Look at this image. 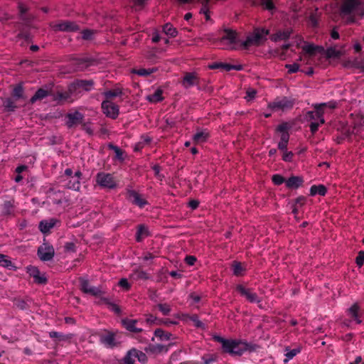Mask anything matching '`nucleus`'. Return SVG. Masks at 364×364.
I'll return each instance as SVG.
<instances>
[{
    "label": "nucleus",
    "mask_w": 364,
    "mask_h": 364,
    "mask_svg": "<svg viewBox=\"0 0 364 364\" xmlns=\"http://www.w3.org/2000/svg\"><path fill=\"white\" fill-rule=\"evenodd\" d=\"M3 107L8 112H14L17 108L15 101L11 97L6 98L3 101Z\"/></svg>",
    "instance_id": "obj_31"
},
{
    "label": "nucleus",
    "mask_w": 364,
    "mask_h": 364,
    "mask_svg": "<svg viewBox=\"0 0 364 364\" xmlns=\"http://www.w3.org/2000/svg\"><path fill=\"white\" fill-rule=\"evenodd\" d=\"M326 104H319L315 106L316 112L314 111H309L307 112V116L310 118V119H318L319 124H324L325 120L323 116V107H326Z\"/></svg>",
    "instance_id": "obj_18"
},
{
    "label": "nucleus",
    "mask_w": 364,
    "mask_h": 364,
    "mask_svg": "<svg viewBox=\"0 0 364 364\" xmlns=\"http://www.w3.org/2000/svg\"><path fill=\"white\" fill-rule=\"evenodd\" d=\"M100 299L108 306L109 309L111 311H114L115 314H119L121 313V309L119 306L116 304L111 302L108 298L101 297Z\"/></svg>",
    "instance_id": "obj_39"
},
{
    "label": "nucleus",
    "mask_w": 364,
    "mask_h": 364,
    "mask_svg": "<svg viewBox=\"0 0 364 364\" xmlns=\"http://www.w3.org/2000/svg\"><path fill=\"white\" fill-rule=\"evenodd\" d=\"M48 95H50V92L48 90L43 88H39L30 99V102L31 104H34L36 102L42 100Z\"/></svg>",
    "instance_id": "obj_25"
},
{
    "label": "nucleus",
    "mask_w": 364,
    "mask_h": 364,
    "mask_svg": "<svg viewBox=\"0 0 364 364\" xmlns=\"http://www.w3.org/2000/svg\"><path fill=\"white\" fill-rule=\"evenodd\" d=\"M208 67L210 69H212V70L222 68L227 71L230 70V64H229V63H213L209 65Z\"/></svg>",
    "instance_id": "obj_46"
},
{
    "label": "nucleus",
    "mask_w": 364,
    "mask_h": 364,
    "mask_svg": "<svg viewBox=\"0 0 364 364\" xmlns=\"http://www.w3.org/2000/svg\"><path fill=\"white\" fill-rule=\"evenodd\" d=\"M237 291L242 296H245L247 301L251 303H259L260 301L258 296L250 289H247L242 285H237L236 287Z\"/></svg>",
    "instance_id": "obj_15"
},
{
    "label": "nucleus",
    "mask_w": 364,
    "mask_h": 364,
    "mask_svg": "<svg viewBox=\"0 0 364 364\" xmlns=\"http://www.w3.org/2000/svg\"><path fill=\"white\" fill-rule=\"evenodd\" d=\"M202 359L203 360V364H212L215 361V358L213 355H208V357L204 355Z\"/></svg>",
    "instance_id": "obj_64"
},
{
    "label": "nucleus",
    "mask_w": 364,
    "mask_h": 364,
    "mask_svg": "<svg viewBox=\"0 0 364 364\" xmlns=\"http://www.w3.org/2000/svg\"><path fill=\"white\" fill-rule=\"evenodd\" d=\"M37 254L41 260L50 261L54 257L55 250L53 247L48 242H43V245L38 247Z\"/></svg>",
    "instance_id": "obj_11"
},
{
    "label": "nucleus",
    "mask_w": 364,
    "mask_h": 364,
    "mask_svg": "<svg viewBox=\"0 0 364 364\" xmlns=\"http://www.w3.org/2000/svg\"><path fill=\"white\" fill-rule=\"evenodd\" d=\"M291 127V124L288 122H282L277 126L275 131L280 134V140L278 143L277 147L280 151L281 155L287 149L288 142L290 137L289 130Z\"/></svg>",
    "instance_id": "obj_3"
},
{
    "label": "nucleus",
    "mask_w": 364,
    "mask_h": 364,
    "mask_svg": "<svg viewBox=\"0 0 364 364\" xmlns=\"http://www.w3.org/2000/svg\"><path fill=\"white\" fill-rule=\"evenodd\" d=\"M360 307L357 303H355L348 309V314L350 315L352 318L354 319L357 323H362V320L360 319Z\"/></svg>",
    "instance_id": "obj_26"
},
{
    "label": "nucleus",
    "mask_w": 364,
    "mask_h": 364,
    "mask_svg": "<svg viewBox=\"0 0 364 364\" xmlns=\"http://www.w3.org/2000/svg\"><path fill=\"white\" fill-rule=\"evenodd\" d=\"M285 350L287 351V353L285 354L287 358L284 359V362H287V361L290 360V359H292L294 358V356L299 354V353H300V351H301V348H293L292 350H289V348L287 347L285 348Z\"/></svg>",
    "instance_id": "obj_45"
},
{
    "label": "nucleus",
    "mask_w": 364,
    "mask_h": 364,
    "mask_svg": "<svg viewBox=\"0 0 364 364\" xmlns=\"http://www.w3.org/2000/svg\"><path fill=\"white\" fill-rule=\"evenodd\" d=\"M29 274L33 279L36 278L39 274L40 272L37 267H28Z\"/></svg>",
    "instance_id": "obj_62"
},
{
    "label": "nucleus",
    "mask_w": 364,
    "mask_h": 364,
    "mask_svg": "<svg viewBox=\"0 0 364 364\" xmlns=\"http://www.w3.org/2000/svg\"><path fill=\"white\" fill-rule=\"evenodd\" d=\"M256 95H257L256 90L254 88L250 87L246 91V95H245V98L247 101H250V100H252L253 99H255Z\"/></svg>",
    "instance_id": "obj_53"
},
{
    "label": "nucleus",
    "mask_w": 364,
    "mask_h": 364,
    "mask_svg": "<svg viewBox=\"0 0 364 364\" xmlns=\"http://www.w3.org/2000/svg\"><path fill=\"white\" fill-rule=\"evenodd\" d=\"M181 83L185 89H188L194 85H198L200 77L195 72H187L185 73Z\"/></svg>",
    "instance_id": "obj_12"
},
{
    "label": "nucleus",
    "mask_w": 364,
    "mask_h": 364,
    "mask_svg": "<svg viewBox=\"0 0 364 364\" xmlns=\"http://www.w3.org/2000/svg\"><path fill=\"white\" fill-rule=\"evenodd\" d=\"M213 338L215 341L222 344L223 352L233 356H240L246 351H255L257 348L255 344L241 340L225 339L220 336H215Z\"/></svg>",
    "instance_id": "obj_1"
},
{
    "label": "nucleus",
    "mask_w": 364,
    "mask_h": 364,
    "mask_svg": "<svg viewBox=\"0 0 364 364\" xmlns=\"http://www.w3.org/2000/svg\"><path fill=\"white\" fill-rule=\"evenodd\" d=\"M236 33L232 31H227L225 35L221 38L220 43H225V42L232 44L235 42Z\"/></svg>",
    "instance_id": "obj_38"
},
{
    "label": "nucleus",
    "mask_w": 364,
    "mask_h": 364,
    "mask_svg": "<svg viewBox=\"0 0 364 364\" xmlns=\"http://www.w3.org/2000/svg\"><path fill=\"white\" fill-rule=\"evenodd\" d=\"M136 349L129 350L123 358L124 364H134L136 358Z\"/></svg>",
    "instance_id": "obj_36"
},
{
    "label": "nucleus",
    "mask_w": 364,
    "mask_h": 364,
    "mask_svg": "<svg viewBox=\"0 0 364 364\" xmlns=\"http://www.w3.org/2000/svg\"><path fill=\"white\" fill-rule=\"evenodd\" d=\"M178 3L185 4L191 2L193 0H177ZM201 4L200 14H204L207 21L210 19L209 3L210 0H197Z\"/></svg>",
    "instance_id": "obj_19"
},
{
    "label": "nucleus",
    "mask_w": 364,
    "mask_h": 364,
    "mask_svg": "<svg viewBox=\"0 0 364 364\" xmlns=\"http://www.w3.org/2000/svg\"><path fill=\"white\" fill-rule=\"evenodd\" d=\"M154 336L159 338L161 341H168L172 337V334L171 333L166 332L161 328L155 330Z\"/></svg>",
    "instance_id": "obj_40"
},
{
    "label": "nucleus",
    "mask_w": 364,
    "mask_h": 364,
    "mask_svg": "<svg viewBox=\"0 0 364 364\" xmlns=\"http://www.w3.org/2000/svg\"><path fill=\"white\" fill-rule=\"evenodd\" d=\"M68 120L66 125L68 128L73 127L77 123L81 122L83 119V114L78 111L73 113H68L66 116Z\"/></svg>",
    "instance_id": "obj_20"
},
{
    "label": "nucleus",
    "mask_w": 364,
    "mask_h": 364,
    "mask_svg": "<svg viewBox=\"0 0 364 364\" xmlns=\"http://www.w3.org/2000/svg\"><path fill=\"white\" fill-rule=\"evenodd\" d=\"M284 183L289 189H298V188L303 186L304 180L301 176H292L286 179L285 177L281 176V174H274L275 186H280V184Z\"/></svg>",
    "instance_id": "obj_4"
},
{
    "label": "nucleus",
    "mask_w": 364,
    "mask_h": 364,
    "mask_svg": "<svg viewBox=\"0 0 364 364\" xmlns=\"http://www.w3.org/2000/svg\"><path fill=\"white\" fill-rule=\"evenodd\" d=\"M159 322V320L157 318L151 314H149L147 316V318H146V323L152 325L154 323H157Z\"/></svg>",
    "instance_id": "obj_63"
},
{
    "label": "nucleus",
    "mask_w": 364,
    "mask_h": 364,
    "mask_svg": "<svg viewBox=\"0 0 364 364\" xmlns=\"http://www.w3.org/2000/svg\"><path fill=\"white\" fill-rule=\"evenodd\" d=\"M352 65L357 69H360L361 72L364 73V65H363V63L361 60H358V58H355L353 60Z\"/></svg>",
    "instance_id": "obj_60"
},
{
    "label": "nucleus",
    "mask_w": 364,
    "mask_h": 364,
    "mask_svg": "<svg viewBox=\"0 0 364 364\" xmlns=\"http://www.w3.org/2000/svg\"><path fill=\"white\" fill-rule=\"evenodd\" d=\"M0 266L5 267L8 269H16V267L11 262V260L9 259V257L3 254H0Z\"/></svg>",
    "instance_id": "obj_28"
},
{
    "label": "nucleus",
    "mask_w": 364,
    "mask_h": 364,
    "mask_svg": "<svg viewBox=\"0 0 364 364\" xmlns=\"http://www.w3.org/2000/svg\"><path fill=\"white\" fill-rule=\"evenodd\" d=\"M285 67L288 69V73H294L299 70V64L297 63H292V65H286Z\"/></svg>",
    "instance_id": "obj_57"
},
{
    "label": "nucleus",
    "mask_w": 364,
    "mask_h": 364,
    "mask_svg": "<svg viewBox=\"0 0 364 364\" xmlns=\"http://www.w3.org/2000/svg\"><path fill=\"white\" fill-rule=\"evenodd\" d=\"M81 33H82V38L83 40L88 41V40L92 39L95 32L93 30L85 29L82 31Z\"/></svg>",
    "instance_id": "obj_51"
},
{
    "label": "nucleus",
    "mask_w": 364,
    "mask_h": 364,
    "mask_svg": "<svg viewBox=\"0 0 364 364\" xmlns=\"http://www.w3.org/2000/svg\"><path fill=\"white\" fill-rule=\"evenodd\" d=\"M152 169L154 171V175L156 178H158L159 180H162L164 178V176H162L160 173L161 171V167L159 164H155L152 166Z\"/></svg>",
    "instance_id": "obj_59"
},
{
    "label": "nucleus",
    "mask_w": 364,
    "mask_h": 364,
    "mask_svg": "<svg viewBox=\"0 0 364 364\" xmlns=\"http://www.w3.org/2000/svg\"><path fill=\"white\" fill-rule=\"evenodd\" d=\"M74 92H71L68 89L66 92H57L53 96V100L58 102L66 101L70 98Z\"/></svg>",
    "instance_id": "obj_29"
},
{
    "label": "nucleus",
    "mask_w": 364,
    "mask_h": 364,
    "mask_svg": "<svg viewBox=\"0 0 364 364\" xmlns=\"http://www.w3.org/2000/svg\"><path fill=\"white\" fill-rule=\"evenodd\" d=\"M210 136L207 129H198L197 132L193 136V140L196 144L205 142Z\"/></svg>",
    "instance_id": "obj_23"
},
{
    "label": "nucleus",
    "mask_w": 364,
    "mask_h": 364,
    "mask_svg": "<svg viewBox=\"0 0 364 364\" xmlns=\"http://www.w3.org/2000/svg\"><path fill=\"white\" fill-rule=\"evenodd\" d=\"M14 212V202L7 200L1 206V213L4 216L10 215Z\"/></svg>",
    "instance_id": "obj_33"
},
{
    "label": "nucleus",
    "mask_w": 364,
    "mask_h": 364,
    "mask_svg": "<svg viewBox=\"0 0 364 364\" xmlns=\"http://www.w3.org/2000/svg\"><path fill=\"white\" fill-rule=\"evenodd\" d=\"M149 235V230L144 225H139L136 234V240L141 242L144 237Z\"/></svg>",
    "instance_id": "obj_32"
},
{
    "label": "nucleus",
    "mask_w": 364,
    "mask_h": 364,
    "mask_svg": "<svg viewBox=\"0 0 364 364\" xmlns=\"http://www.w3.org/2000/svg\"><path fill=\"white\" fill-rule=\"evenodd\" d=\"M294 154L292 151H288L287 149L284 151L282 155V159L284 161H293Z\"/></svg>",
    "instance_id": "obj_55"
},
{
    "label": "nucleus",
    "mask_w": 364,
    "mask_h": 364,
    "mask_svg": "<svg viewBox=\"0 0 364 364\" xmlns=\"http://www.w3.org/2000/svg\"><path fill=\"white\" fill-rule=\"evenodd\" d=\"M157 70V68H140L139 70H134L133 73L139 75V76H148L154 73H155Z\"/></svg>",
    "instance_id": "obj_44"
},
{
    "label": "nucleus",
    "mask_w": 364,
    "mask_h": 364,
    "mask_svg": "<svg viewBox=\"0 0 364 364\" xmlns=\"http://www.w3.org/2000/svg\"><path fill=\"white\" fill-rule=\"evenodd\" d=\"M23 87L21 84L17 85L12 91V96L16 100L23 98Z\"/></svg>",
    "instance_id": "obj_43"
},
{
    "label": "nucleus",
    "mask_w": 364,
    "mask_h": 364,
    "mask_svg": "<svg viewBox=\"0 0 364 364\" xmlns=\"http://www.w3.org/2000/svg\"><path fill=\"white\" fill-rule=\"evenodd\" d=\"M127 198L134 205L139 208H144L147 203V200L141 197V196L134 190H127Z\"/></svg>",
    "instance_id": "obj_13"
},
{
    "label": "nucleus",
    "mask_w": 364,
    "mask_h": 364,
    "mask_svg": "<svg viewBox=\"0 0 364 364\" xmlns=\"http://www.w3.org/2000/svg\"><path fill=\"white\" fill-rule=\"evenodd\" d=\"M58 220L54 218H51L48 220H42L39 223V229L42 232L46 233L55 226Z\"/></svg>",
    "instance_id": "obj_24"
},
{
    "label": "nucleus",
    "mask_w": 364,
    "mask_h": 364,
    "mask_svg": "<svg viewBox=\"0 0 364 364\" xmlns=\"http://www.w3.org/2000/svg\"><path fill=\"white\" fill-rule=\"evenodd\" d=\"M163 31L171 37H176L178 34V31L176 28H174L172 24L168 23H166L163 26Z\"/></svg>",
    "instance_id": "obj_41"
},
{
    "label": "nucleus",
    "mask_w": 364,
    "mask_h": 364,
    "mask_svg": "<svg viewBox=\"0 0 364 364\" xmlns=\"http://www.w3.org/2000/svg\"><path fill=\"white\" fill-rule=\"evenodd\" d=\"M136 358L141 363H145L147 361L146 354L140 350L136 349Z\"/></svg>",
    "instance_id": "obj_56"
},
{
    "label": "nucleus",
    "mask_w": 364,
    "mask_h": 364,
    "mask_svg": "<svg viewBox=\"0 0 364 364\" xmlns=\"http://www.w3.org/2000/svg\"><path fill=\"white\" fill-rule=\"evenodd\" d=\"M149 349L151 352L154 353H161L163 351H167L168 348L164 345L161 344H157V345H151L149 347Z\"/></svg>",
    "instance_id": "obj_48"
},
{
    "label": "nucleus",
    "mask_w": 364,
    "mask_h": 364,
    "mask_svg": "<svg viewBox=\"0 0 364 364\" xmlns=\"http://www.w3.org/2000/svg\"><path fill=\"white\" fill-rule=\"evenodd\" d=\"M102 95L105 97V100H109V99L113 97L121 96L122 95V91L119 88H115L114 90H107L104 92Z\"/></svg>",
    "instance_id": "obj_37"
},
{
    "label": "nucleus",
    "mask_w": 364,
    "mask_h": 364,
    "mask_svg": "<svg viewBox=\"0 0 364 364\" xmlns=\"http://www.w3.org/2000/svg\"><path fill=\"white\" fill-rule=\"evenodd\" d=\"M123 326L129 331L133 333H141L143 331L141 328H137L136 326L138 323V320L136 319H129L124 318L122 321Z\"/></svg>",
    "instance_id": "obj_22"
},
{
    "label": "nucleus",
    "mask_w": 364,
    "mask_h": 364,
    "mask_svg": "<svg viewBox=\"0 0 364 364\" xmlns=\"http://www.w3.org/2000/svg\"><path fill=\"white\" fill-rule=\"evenodd\" d=\"M290 36V33L289 31H284L283 33H281L279 31V33H277L274 34V41L276 43L277 48H275L274 50V54L276 55H280L282 58H283V55L285 54V52L289 50L291 47L290 43H280L279 41L281 39H287Z\"/></svg>",
    "instance_id": "obj_6"
},
{
    "label": "nucleus",
    "mask_w": 364,
    "mask_h": 364,
    "mask_svg": "<svg viewBox=\"0 0 364 364\" xmlns=\"http://www.w3.org/2000/svg\"><path fill=\"white\" fill-rule=\"evenodd\" d=\"M82 173L80 171H75L73 176L71 178H67V183L65 185V187L68 189H72L74 191H79L80 188V180L82 178Z\"/></svg>",
    "instance_id": "obj_17"
},
{
    "label": "nucleus",
    "mask_w": 364,
    "mask_h": 364,
    "mask_svg": "<svg viewBox=\"0 0 364 364\" xmlns=\"http://www.w3.org/2000/svg\"><path fill=\"white\" fill-rule=\"evenodd\" d=\"M232 271L235 276H240L244 271V268L240 262H234L232 264Z\"/></svg>",
    "instance_id": "obj_49"
},
{
    "label": "nucleus",
    "mask_w": 364,
    "mask_h": 364,
    "mask_svg": "<svg viewBox=\"0 0 364 364\" xmlns=\"http://www.w3.org/2000/svg\"><path fill=\"white\" fill-rule=\"evenodd\" d=\"M360 5L359 0H344L340 9L341 15H350Z\"/></svg>",
    "instance_id": "obj_14"
},
{
    "label": "nucleus",
    "mask_w": 364,
    "mask_h": 364,
    "mask_svg": "<svg viewBox=\"0 0 364 364\" xmlns=\"http://www.w3.org/2000/svg\"><path fill=\"white\" fill-rule=\"evenodd\" d=\"M92 80H75L68 85V90L71 92L75 93L78 89H82L86 92L90 91L94 86Z\"/></svg>",
    "instance_id": "obj_9"
},
{
    "label": "nucleus",
    "mask_w": 364,
    "mask_h": 364,
    "mask_svg": "<svg viewBox=\"0 0 364 364\" xmlns=\"http://www.w3.org/2000/svg\"><path fill=\"white\" fill-rule=\"evenodd\" d=\"M327 57L331 58V57H339L341 55V51L336 50V48L329 47L327 48Z\"/></svg>",
    "instance_id": "obj_54"
},
{
    "label": "nucleus",
    "mask_w": 364,
    "mask_h": 364,
    "mask_svg": "<svg viewBox=\"0 0 364 364\" xmlns=\"http://www.w3.org/2000/svg\"><path fill=\"white\" fill-rule=\"evenodd\" d=\"M81 290L85 293L95 296H100L104 294L100 287L91 286L87 280H82L80 282Z\"/></svg>",
    "instance_id": "obj_16"
},
{
    "label": "nucleus",
    "mask_w": 364,
    "mask_h": 364,
    "mask_svg": "<svg viewBox=\"0 0 364 364\" xmlns=\"http://www.w3.org/2000/svg\"><path fill=\"white\" fill-rule=\"evenodd\" d=\"M55 31L75 32L80 30V26L75 21H60L53 26Z\"/></svg>",
    "instance_id": "obj_10"
},
{
    "label": "nucleus",
    "mask_w": 364,
    "mask_h": 364,
    "mask_svg": "<svg viewBox=\"0 0 364 364\" xmlns=\"http://www.w3.org/2000/svg\"><path fill=\"white\" fill-rule=\"evenodd\" d=\"M100 342L107 348H114L117 346V343L115 341V334L112 332H107L100 336Z\"/></svg>",
    "instance_id": "obj_21"
},
{
    "label": "nucleus",
    "mask_w": 364,
    "mask_h": 364,
    "mask_svg": "<svg viewBox=\"0 0 364 364\" xmlns=\"http://www.w3.org/2000/svg\"><path fill=\"white\" fill-rule=\"evenodd\" d=\"M327 191L328 189L323 185L311 186L310 188L311 196H316V194H318L319 196H324Z\"/></svg>",
    "instance_id": "obj_30"
},
{
    "label": "nucleus",
    "mask_w": 364,
    "mask_h": 364,
    "mask_svg": "<svg viewBox=\"0 0 364 364\" xmlns=\"http://www.w3.org/2000/svg\"><path fill=\"white\" fill-rule=\"evenodd\" d=\"M96 183L100 187L108 189H114L117 184L112 174L105 172H99L95 176Z\"/></svg>",
    "instance_id": "obj_5"
},
{
    "label": "nucleus",
    "mask_w": 364,
    "mask_h": 364,
    "mask_svg": "<svg viewBox=\"0 0 364 364\" xmlns=\"http://www.w3.org/2000/svg\"><path fill=\"white\" fill-rule=\"evenodd\" d=\"M109 147L111 149L114 150L116 159H117L120 161H123L124 160V158L123 156L124 151L122 149H120L118 146H114L113 144H109Z\"/></svg>",
    "instance_id": "obj_47"
},
{
    "label": "nucleus",
    "mask_w": 364,
    "mask_h": 364,
    "mask_svg": "<svg viewBox=\"0 0 364 364\" xmlns=\"http://www.w3.org/2000/svg\"><path fill=\"white\" fill-rule=\"evenodd\" d=\"M294 100L288 97H277L274 99V111L287 112L293 108Z\"/></svg>",
    "instance_id": "obj_8"
},
{
    "label": "nucleus",
    "mask_w": 364,
    "mask_h": 364,
    "mask_svg": "<svg viewBox=\"0 0 364 364\" xmlns=\"http://www.w3.org/2000/svg\"><path fill=\"white\" fill-rule=\"evenodd\" d=\"M162 94L163 91L161 89H157L152 95H148L146 100L150 102H159L164 99Z\"/></svg>",
    "instance_id": "obj_34"
},
{
    "label": "nucleus",
    "mask_w": 364,
    "mask_h": 364,
    "mask_svg": "<svg viewBox=\"0 0 364 364\" xmlns=\"http://www.w3.org/2000/svg\"><path fill=\"white\" fill-rule=\"evenodd\" d=\"M157 307H158L159 310L164 316L168 315L171 311V306L168 304H159L157 305Z\"/></svg>",
    "instance_id": "obj_50"
},
{
    "label": "nucleus",
    "mask_w": 364,
    "mask_h": 364,
    "mask_svg": "<svg viewBox=\"0 0 364 364\" xmlns=\"http://www.w3.org/2000/svg\"><path fill=\"white\" fill-rule=\"evenodd\" d=\"M119 286L125 289L126 291H128L131 286L129 283L128 282L127 279L125 278H122L119 282Z\"/></svg>",
    "instance_id": "obj_61"
},
{
    "label": "nucleus",
    "mask_w": 364,
    "mask_h": 364,
    "mask_svg": "<svg viewBox=\"0 0 364 364\" xmlns=\"http://www.w3.org/2000/svg\"><path fill=\"white\" fill-rule=\"evenodd\" d=\"M259 4L265 9H267L270 11L273 10L272 0H259Z\"/></svg>",
    "instance_id": "obj_52"
},
{
    "label": "nucleus",
    "mask_w": 364,
    "mask_h": 364,
    "mask_svg": "<svg viewBox=\"0 0 364 364\" xmlns=\"http://www.w3.org/2000/svg\"><path fill=\"white\" fill-rule=\"evenodd\" d=\"M74 65L77 70H83L90 65V58H79L75 60Z\"/></svg>",
    "instance_id": "obj_35"
},
{
    "label": "nucleus",
    "mask_w": 364,
    "mask_h": 364,
    "mask_svg": "<svg viewBox=\"0 0 364 364\" xmlns=\"http://www.w3.org/2000/svg\"><path fill=\"white\" fill-rule=\"evenodd\" d=\"M302 50L310 56H313L317 53V52H322L324 50L323 47L316 46L314 44H305L304 46L302 47Z\"/></svg>",
    "instance_id": "obj_27"
},
{
    "label": "nucleus",
    "mask_w": 364,
    "mask_h": 364,
    "mask_svg": "<svg viewBox=\"0 0 364 364\" xmlns=\"http://www.w3.org/2000/svg\"><path fill=\"white\" fill-rule=\"evenodd\" d=\"M269 35V30L264 27L255 28L252 33H250L245 41L242 43L245 48L251 46H259L267 40Z\"/></svg>",
    "instance_id": "obj_2"
},
{
    "label": "nucleus",
    "mask_w": 364,
    "mask_h": 364,
    "mask_svg": "<svg viewBox=\"0 0 364 364\" xmlns=\"http://www.w3.org/2000/svg\"><path fill=\"white\" fill-rule=\"evenodd\" d=\"M356 264L358 267L363 266L364 263V252L360 250L356 256Z\"/></svg>",
    "instance_id": "obj_58"
},
{
    "label": "nucleus",
    "mask_w": 364,
    "mask_h": 364,
    "mask_svg": "<svg viewBox=\"0 0 364 364\" xmlns=\"http://www.w3.org/2000/svg\"><path fill=\"white\" fill-rule=\"evenodd\" d=\"M131 277L134 279L138 280V279H149L148 273H146L144 270L137 269L132 274Z\"/></svg>",
    "instance_id": "obj_42"
},
{
    "label": "nucleus",
    "mask_w": 364,
    "mask_h": 364,
    "mask_svg": "<svg viewBox=\"0 0 364 364\" xmlns=\"http://www.w3.org/2000/svg\"><path fill=\"white\" fill-rule=\"evenodd\" d=\"M101 108L106 117L112 119L118 117L119 114V107L110 100H104L101 104Z\"/></svg>",
    "instance_id": "obj_7"
}]
</instances>
